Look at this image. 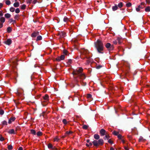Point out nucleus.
Segmentation results:
<instances>
[{
  "label": "nucleus",
  "instance_id": "1",
  "mask_svg": "<svg viewBox=\"0 0 150 150\" xmlns=\"http://www.w3.org/2000/svg\"><path fill=\"white\" fill-rule=\"evenodd\" d=\"M83 69L81 67L75 70H74L73 74L74 77H79L82 79H84L85 78V76L84 74L82 72Z\"/></svg>",
  "mask_w": 150,
  "mask_h": 150
},
{
  "label": "nucleus",
  "instance_id": "2",
  "mask_svg": "<svg viewBox=\"0 0 150 150\" xmlns=\"http://www.w3.org/2000/svg\"><path fill=\"white\" fill-rule=\"evenodd\" d=\"M95 47L98 52L100 53H103L104 49V46L102 42L98 40L95 43Z\"/></svg>",
  "mask_w": 150,
  "mask_h": 150
},
{
  "label": "nucleus",
  "instance_id": "3",
  "mask_svg": "<svg viewBox=\"0 0 150 150\" xmlns=\"http://www.w3.org/2000/svg\"><path fill=\"white\" fill-rule=\"evenodd\" d=\"M103 141L102 139H100L98 141L95 140L93 142V145L96 146L102 145L103 144Z\"/></svg>",
  "mask_w": 150,
  "mask_h": 150
},
{
  "label": "nucleus",
  "instance_id": "4",
  "mask_svg": "<svg viewBox=\"0 0 150 150\" xmlns=\"http://www.w3.org/2000/svg\"><path fill=\"white\" fill-rule=\"evenodd\" d=\"M44 101H42V104L43 106H45L48 103V102L49 100V97L46 94L43 97Z\"/></svg>",
  "mask_w": 150,
  "mask_h": 150
},
{
  "label": "nucleus",
  "instance_id": "5",
  "mask_svg": "<svg viewBox=\"0 0 150 150\" xmlns=\"http://www.w3.org/2000/svg\"><path fill=\"white\" fill-rule=\"evenodd\" d=\"M105 47L109 51H111L114 49V46L109 43H107L105 45Z\"/></svg>",
  "mask_w": 150,
  "mask_h": 150
},
{
  "label": "nucleus",
  "instance_id": "6",
  "mask_svg": "<svg viewBox=\"0 0 150 150\" xmlns=\"http://www.w3.org/2000/svg\"><path fill=\"white\" fill-rule=\"evenodd\" d=\"M144 3H142L139 5L137 8H136V10L137 12H139L141 9H143L145 7Z\"/></svg>",
  "mask_w": 150,
  "mask_h": 150
},
{
  "label": "nucleus",
  "instance_id": "7",
  "mask_svg": "<svg viewBox=\"0 0 150 150\" xmlns=\"http://www.w3.org/2000/svg\"><path fill=\"white\" fill-rule=\"evenodd\" d=\"M60 38H64L66 36V33L63 31L59 32V34Z\"/></svg>",
  "mask_w": 150,
  "mask_h": 150
},
{
  "label": "nucleus",
  "instance_id": "8",
  "mask_svg": "<svg viewBox=\"0 0 150 150\" xmlns=\"http://www.w3.org/2000/svg\"><path fill=\"white\" fill-rule=\"evenodd\" d=\"M64 58L65 56L64 55H62L60 57H59L57 58L56 59V60L58 61H60L61 60H64Z\"/></svg>",
  "mask_w": 150,
  "mask_h": 150
},
{
  "label": "nucleus",
  "instance_id": "9",
  "mask_svg": "<svg viewBox=\"0 0 150 150\" xmlns=\"http://www.w3.org/2000/svg\"><path fill=\"white\" fill-rule=\"evenodd\" d=\"M23 90L21 88H18L17 91V94L18 95H20L21 94L23 93Z\"/></svg>",
  "mask_w": 150,
  "mask_h": 150
},
{
  "label": "nucleus",
  "instance_id": "10",
  "mask_svg": "<svg viewBox=\"0 0 150 150\" xmlns=\"http://www.w3.org/2000/svg\"><path fill=\"white\" fill-rule=\"evenodd\" d=\"M106 131L103 129H101L100 131V133L101 136H104L106 134Z\"/></svg>",
  "mask_w": 150,
  "mask_h": 150
},
{
  "label": "nucleus",
  "instance_id": "11",
  "mask_svg": "<svg viewBox=\"0 0 150 150\" xmlns=\"http://www.w3.org/2000/svg\"><path fill=\"white\" fill-rule=\"evenodd\" d=\"M15 120V118L14 117H11L8 120V123L9 124H11L12 122H13Z\"/></svg>",
  "mask_w": 150,
  "mask_h": 150
},
{
  "label": "nucleus",
  "instance_id": "12",
  "mask_svg": "<svg viewBox=\"0 0 150 150\" xmlns=\"http://www.w3.org/2000/svg\"><path fill=\"white\" fill-rule=\"evenodd\" d=\"M12 42V41L10 39H8L5 42V43L8 45H10Z\"/></svg>",
  "mask_w": 150,
  "mask_h": 150
},
{
  "label": "nucleus",
  "instance_id": "13",
  "mask_svg": "<svg viewBox=\"0 0 150 150\" xmlns=\"http://www.w3.org/2000/svg\"><path fill=\"white\" fill-rule=\"evenodd\" d=\"M39 34V32H35L33 33L31 35V36L33 37H35Z\"/></svg>",
  "mask_w": 150,
  "mask_h": 150
},
{
  "label": "nucleus",
  "instance_id": "14",
  "mask_svg": "<svg viewBox=\"0 0 150 150\" xmlns=\"http://www.w3.org/2000/svg\"><path fill=\"white\" fill-rule=\"evenodd\" d=\"M17 64V61L15 60L12 63L11 65L12 66H13V67H15Z\"/></svg>",
  "mask_w": 150,
  "mask_h": 150
},
{
  "label": "nucleus",
  "instance_id": "15",
  "mask_svg": "<svg viewBox=\"0 0 150 150\" xmlns=\"http://www.w3.org/2000/svg\"><path fill=\"white\" fill-rule=\"evenodd\" d=\"M8 133H9L10 134H15V130L13 129H12L9 130L8 131Z\"/></svg>",
  "mask_w": 150,
  "mask_h": 150
},
{
  "label": "nucleus",
  "instance_id": "16",
  "mask_svg": "<svg viewBox=\"0 0 150 150\" xmlns=\"http://www.w3.org/2000/svg\"><path fill=\"white\" fill-rule=\"evenodd\" d=\"M8 22L10 23H12V24H14L16 23V21L13 20L12 18L9 19L8 20Z\"/></svg>",
  "mask_w": 150,
  "mask_h": 150
},
{
  "label": "nucleus",
  "instance_id": "17",
  "mask_svg": "<svg viewBox=\"0 0 150 150\" xmlns=\"http://www.w3.org/2000/svg\"><path fill=\"white\" fill-rule=\"evenodd\" d=\"M5 19L4 17H0V21L1 22L0 23H3L5 21Z\"/></svg>",
  "mask_w": 150,
  "mask_h": 150
},
{
  "label": "nucleus",
  "instance_id": "18",
  "mask_svg": "<svg viewBox=\"0 0 150 150\" xmlns=\"http://www.w3.org/2000/svg\"><path fill=\"white\" fill-rule=\"evenodd\" d=\"M112 10L114 11L117 10L118 8V7L117 5H115V6L112 7Z\"/></svg>",
  "mask_w": 150,
  "mask_h": 150
},
{
  "label": "nucleus",
  "instance_id": "19",
  "mask_svg": "<svg viewBox=\"0 0 150 150\" xmlns=\"http://www.w3.org/2000/svg\"><path fill=\"white\" fill-rule=\"evenodd\" d=\"M145 140V139L143 138L142 137H140L139 139V142H144Z\"/></svg>",
  "mask_w": 150,
  "mask_h": 150
},
{
  "label": "nucleus",
  "instance_id": "20",
  "mask_svg": "<svg viewBox=\"0 0 150 150\" xmlns=\"http://www.w3.org/2000/svg\"><path fill=\"white\" fill-rule=\"evenodd\" d=\"M86 97H87V98L91 100H92V96L90 94H88L87 95Z\"/></svg>",
  "mask_w": 150,
  "mask_h": 150
},
{
  "label": "nucleus",
  "instance_id": "21",
  "mask_svg": "<svg viewBox=\"0 0 150 150\" xmlns=\"http://www.w3.org/2000/svg\"><path fill=\"white\" fill-rule=\"evenodd\" d=\"M120 38H117L116 39V40H114L113 43L114 44L116 45L117 43V41H118L119 43H120Z\"/></svg>",
  "mask_w": 150,
  "mask_h": 150
},
{
  "label": "nucleus",
  "instance_id": "22",
  "mask_svg": "<svg viewBox=\"0 0 150 150\" xmlns=\"http://www.w3.org/2000/svg\"><path fill=\"white\" fill-rule=\"evenodd\" d=\"M4 16L6 18H9L11 17V15L9 13H7L5 14Z\"/></svg>",
  "mask_w": 150,
  "mask_h": 150
},
{
  "label": "nucleus",
  "instance_id": "23",
  "mask_svg": "<svg viewBox=\"0 0 150 150\" xmlns=\"http://www.w3.org/2000/svg\"><path fill=\"white\" fill-rule=\"evenodd\" d=\"M48 147L49 149H54V148H53V146L52 144L51 143H49L48 144Z\"/></svg>",
  "mask_w": 150,
  "mask_h": 150
},
{
  "label": "nucleus",
  "instance_id": "24",
  "mask_svg": "<svg viewBox=\"0 0 150 150\" xmlns=\"http://www.w3.org/2000/svg\"><path fill=\"white\" fill-rule=\"evenodd\" d=\"M19 6V4L18 2H17L13 4V6L15 7H17Z\"/></svg>",
  "mask_w": 150,
  "mask_h": 150
},
{
  "label": "nucleus",
  "instance_id": "25",
  "mask_svg": "<svg viewBox=\"0 0 150 150\" xmlns=\"http://www.w3.org/2000/svg\"><path fill=\"white\" fill-rule=\"evenodd\" d=\"M145 10L146 12H149L150 11V7L148 6L145 8Z\"/></svg>",
  "mask_w": 150,
  "mask_h": 150
},
{
  "label": "nucleus",
  "instance_id": "26",
  "mask_svg": "<svg viewBox=\"0 0 150 150\" xmlns=\"http://www.w3.org/2000/svg\"><path fill=\"white\" fill-rule=\"evenodd\" d=\"M94 138L96 139H98L100 138L98 134H95L94 136Z\"/></svg>",
  "mask_w": 150,
  "mask_h": 150
},
{
  "label": "nucleus",
  "instance_id": "27",
  "mask_svg": "<svg viewBox=\"0 0 150 150\" xmlns=\"http://www.w3.org/2000/svg\"><path fill=\"white\" fill-rule=\"evenodd\" d=\"M105 135V136L104 137V139L105 140L108 139L110 138V136L108 134H107Z\"/></svg>",
  "mask_w": 150,
  "mask_h": 150
},
{
  "label": "nucleus",
  "instance_id": "28",
  "mask_svg": "<svg viewBox=\"0 0 150 150\" xmlns=\"http://www.w3.org/2000/svg\"><path fill=\"white\" fill-rule=\"evenodd\" d=\"M132 5V4L130 2H128V3H127L126 4V6L127 7H130Z\"/></svg>",
  "mask_w": 150,
  "mask_h": 150
},
{
  "label": "nucleus",
  "instance_id": "29",
  "mask_svg": "<svg viewBox=\"0 0 150 150\" xmlns=\"http://www.w3.org/2000/svg\"><path fill=\"white\" fill-rule=\"evenodd\" d=\"M123 3L122 2H120L118 4V6L119 8H121L123 6Z\"/></svg>",
  "mask_w": 150,
  "mask_h": 150
},
{
  "label": "nucleus",
  "instance_id": "30",
  "mask_svg": "<svg viewBox=\"0 0 150 150\" xmlns=\"http://www.w3.org/2000/svg\"><path fill=\"white\" fill-rule=\"evenodd\" d=\"M30 132L31 134L33 135H35L36 134V132L35 130L33 129H31L30 130Z\"/></svg>",
  "mask_w": 150,
  "mask_h": 150
},
{
  "label": "nucleus",
  "instance_id": "31",
  "mask_svg": "<svg viewBox=\"0 0 150 150\" xmlns=\"http://www.w3.org/2000/svg\"><path fill=\"white\" fill-rule=\"evenodd\" d=\"M26 7V5L25 4H23L21 6V9L24 10L25 9Z\"/></svg>",
  "mask_w": 150,
  "mask_h": 150
},
{
  "label": "nucleus",
  "instance_id": "32",
  "mask_svg": "<svg viewBox=\"0 0 150 150\" xmlns=\"http://www.w3.org/2000/svg\"><path fill=\"white\" fill-rule=\"evenodd\" d=\"M42 133L40 131L38 132L37 133V135L38 136H40L42 135Z\"/></svg>",
  "mask_w": 150,
  "mask_h": 150
},
{
  "label": "nucleus",
  "instance_id": "33",
  "mask_svg": "<svg viewBox=\"0 0 150 150\" xmlns=\"http://www.w3.org/2000/svg\"><path fill=\"white\" fill-rule=\"evenodd\" d=\"M88 125H83V126L82 127L83 129H88Z\"/></svg>",
  "mask_w": 150,
  "mask_h": 150
},
{
  "label": "nucleus",
  "instance_id": "34",
  "mask_svg": "<svg viewBox=\"0 0 150 150\" xmlns=\"http://www.w3.org/2000/svg\"><path fill=\"white\" fill-rule=\"evenodd\" d=\"M2 124L3 125H7V122L5 121V120H4V121H3L2 122Z\"/></svg>",
  "mask_w": 150,
  "mask_h": 150
},
{
  "label": "nucleus",
  "instance_id": "35",
  "mask_svg": "<svg viewBox=\"0 0 150 150\" xmlns=\"http://www.w3.org/2000/svg\"><path fill=\"white\" fill-rule=\"evenodd\" d=\"M15 9L13 7H11L10 8V11L11 12H13L15 11Z\"/></svg>",
  "mask_w": 150,
  "mask_h": 150
},
{
  "label": "nucleus",
  "instance_id": "36",
  "mask_svg": "<svg viewBox=\"0 0 150 150\" xmlns=\"http://www.w3.org/2000/svg\"><path fill=\"white\" fill-rule=\"evenodd\" d=\"M7 31L8 33H10L11 31V28L10 27H8L7 29Z\"/></svg>",
  "mask_w": 150,
  "mask_h": 150
},
{
  "label": "nucleus",
  "instance_id": "37",
  "mask_svg": "<svg viewBox=\"0 0 150 150\" xmlns=\"http://www.w3.org/2000/svg\"><path fill=\"white\" fill-rule=\"evenodd\" d=\"M69 21V19L67 17H65L64 19V21L65 22H67Z\"/></svg>",
  "mask_w": 150,
  "mask_h": 150
},
{
  "label": "nucleus",
  "instance_id": "38",
  "mask_svg": "<svg viewBox=\"0 0 150 150\" xmlns=\"http://www.w3.org/2000/svg\"><path fill=\"white\" fill-rule=\"evenodd\" d=\"M112 133L114 135L116 136H117L119 133L118 132H116V131H113Z\"/></svg>",
  "mask_w": 150,
  "mask_h": 150
},
{
  "label": "nucleus",
  "instance_id": "39",
  "mask_svg": "<svg viewBox=\"0 0 150 150\" xmlns=\"http://www.w3.org/2000/svg\"><path fill=\"white\" fill-rule=\"evenodd\" d=\"M62 122L64 125H66L67 123V122L65 119H64Z\"/></svg>",
  "mask_w": 150,
  "mask_h": 150
},
{
  "label": "nucleus",
  "instance_id": "40",
  "mask_svg": "<svg viewBox=\"0 0 150 150\" xmlns=\"http://www.w3.org/2000/svg\"><path fill=\"white\" fill-rule=\"evenodd\" d=\"M6 4L7 5H9L11 4V2L9 0H7L6 1Z\"/></svg>",
  "mask_w": 150,
  "mask_h": 150
},
{
  "label": "nucleus",
  "instance_id": "41",
  "mask_svg": "<svg viewBox=\"0 0 150 150\" xmlns=\"http://www.w3.org/2000/svg\"><path fill=\"white\" fill-rule=\"evenodd\" d=\"M42 37L41 36H39L37 38V40H40L42 39Z\"/></svg>",
  "mask_w": 150,
  "mask_h": 150
},
{
  "label": "nucleus",
  "instance_id": "42",
  "mask_svg": "<svg viewBox=\"0 0 150 150\" xmlns=\"http://www.w3.org/2000/svg\"><path fill=\"white\" fill-rule=\"evenodd\" d=\"M12 148V146L11 145H9L8 146V149L9 150H11Z\"/></svg>",
  "mask_w": 150,
  "mask_h": 150
},
{
  "label": "nucleus",
  "instance_id": "43",
  "mask_svg": "<svg viewBox=\"0 0 150 150\" xmlns=\"http://www.w3.org/2000/svg\"><path fill=\"white\" fill-rule=\"evenodd\" d=\"M59 140V139L58 137H56L54 139V141H58Z\"/></svg>",
  "mask_w": 150,
  "mask_h": 150
},
{
  "label": "nucleus",
  "instance_id": "44",
  "mask_svg": "<svg viewBox=\"0 0 150 150\" xmlns=\"http://www.w3.org/2000/svg\"><path fill=\"white\" fill-rule=\"evenodd\" d=\"M14 18L18 20L19 18V16L18 15H15L14 17Z\"/></svg>",
  "mask_w": 150,
  "mask_h": 150
},
{
  "label": "nucleus",
  "instance_id": "45",
  "mask_svg": "<svg viewBox=\"0 0 150 150\" xmlns=\"http://www.w3.org/2000/svg\"><path fill=\"white\" fill-rule=\"evenodd\" d=\"M20 11V10L18 8H16L15 10V12L16 13H18Z\"/></svg>",
  "mask_w": 150,
  "mask_h": 150
},
{
  "label": "nucleus",
  "instance_id": "46",
  "mask_svg": "<svg viewBox=\"0 0 150 150\" xmlns=\"http://www.w3.org/2000/svg\"><path fill=\"white\" fill-rule=\"evenodd\" d=\"M68 52L66 50H64L63 51V53L64 54L66 55L67 54Z\"/></svg>",
  "mask_w": 150,
  "mask_h": 150
},
{
  "label": "nucleus",
  "instance_id": "47",
  "mask_svg": "<svg viewBox=\"0 0 150 150\" xmlns=\"http://www.w3.org/2000/svg\"><path fill=\"white\" fill-rule=\"evenodd\" d=\"M118 138L120 139H121L122 138V136L120 134H118L117 135Z\"/></svg>",
  "mask_w": 150,
  "mask_h": 150
},
{
  "label": "nucleus",
  "instance_id": "48",
  "mask_svg": "<svg viewBox=\"0 0 150 150\" xmlns=\"http://www.w3.org/2000/svg\"><path fill=\"white\" fill-rule=\"evenodd\" d=\"M4 113V111L3 110H0V114L1 115H3Z\"/></svg>",
  "mask_w": 150,
  "mask_h": 150
},
{
  "label": "nucleus",
  "instance_id": "49",
  "mask_svg": "<svg viewBox=\"0 0 150 150\" xmlns=\"http://www.w3.org/2000/svg\"><path fill=\"white\" fill-rule=\"evenodd\" d=\"M4 138L3 137L1 136V137H0V140L1 141H4Z\"/></svg>",
  "mask_w": 150,
  "mask_h": 150
},
{
  "label": "nucleus",
  "instance_id": "50",
  "mask_svg": "<svg viewBox=\"0 0 150 150\" xmlns=\"http://www.w3.org/2000/svg\"><path fill=\"white\" fill-rule=\"evenodd\" d=\"M108 142L109 143L111 144H112L113 143L112 141L110 139L109 140H108Z\"/></svg>",
  "mask_w": 150,
  "mask_h": 150
},
{
  "label": "nucleus",
  "instance_id": "51",
  "mask_svg": "<svg viewBox=\"0 0 150 150\" xmlns=\"http://www.w3.org/2000/svg\"><path fill=\"white\" fill-rule=\"evenodd\" d=\"M72 132L71 131L69 132H67L66 134H69L72 133Z\"/></svg>",
  "mask_w": 150,
  "mask_h": 150
},
{
  "label": "nucleus",
  "instance_id": "52",
  "mask_svg": "<svg viewBox=\"0 0 150 150\" xmlns=\"http://www.w3.org/2000/svg\"><path fill=\"white\" fill-rule=\"evenodd\" d=\"M32 1L33 0H28L27 1V3L30 4L32 3Z\"/></svg>",
  "mask_w": 150,
  "mask_h": 150
},
{
  "label": "nucleus",
  "instance_id": "53",
  "mask_svg": "<svg viewBox=\"0 0 150 150\" xmlns=\"http://www.w3.org/2000/svg\"><path fill=\"white\" fill-rule=\"evenodd\" d=\"M124 148L125 150H129V148L127 146H125Z\"/></svg>",
  "mask_w": 150,
  "mask_h": 150
},
{
  "label": "nucleus",
  "instance_id": "54",
  "mask_svg": "<svg viewBox=\"0 0 150 150\" xmlns=\"http://www.w3.org/2000/svg\"><path fill=\"white\" fill-rule=\"evenodd\" d=\"M3 26V23H0V28H2Z\"/></svg>",
  "mask_w": 150,
  "mask_h": 150
},
{
  "label": "nucleus",
  "instance_id": "55",
  "mask_svg": "<svg viewBox=\"0 0 150 150\" xmlns=\"http://www.w3.org/2000/svg\"><path fill=\"white\" fill-rule=\"evenodd\" d=\"M88 53V51L87 50H85L84 51V52L83 53V54H87V53Z\"/></svg>",
  "mask_w": 150,
  "mask_h": 150
},
{
  "label": "nucleus",
  "instance_id": "56",
  "mask_svg": "<svg viewBox=\"0 0 150 150\" xmlns=\"http://www.w3.org/2000/svg\"><path fill=\"white\" fill-rule=\"evenodd\" d=\"M3 13L2 11L0 12V16H3Z\"/></svg>",
  "mask_w": 150,
  "mask_h": 150
},
{
  "label": "nucleus",
  "instance_id": "57",
  "mask_svg": "<svg viewBox=\"0 0 150 150\" xmlns=\"http://www.w3.org/2000/svg\"><path fill=\"white\" fill-rule=\"evenodd\" d=\"M3 4L1 3H0V8L3 7Z\"/></svg>",
  "mask_w": 150,
  "mask_h": 150
},
{
  "label": "nucleus",
  "instance_id": "58",
  "mask_svg": "<svg viewBox=\"0 0 150 150\" xmlns=\"http://www.w3.org/2000/svg\"><path fill=\"white\" fill-rule=\"evenodd\" d=\"M146 2L147 3L149 4L150 3V0H146Z\"/></svg>",
  "mask_w": 150,
  "mask_h": 150
},
{
  "label": "nucleus",
  "instance_id": "59",
  "mask_svg": "<svg viewBox=\"0 0 150 150\" xmlns=\"http://www.w3.org/2000/svg\"><path fill=\"white\" fill-rule=\"evenodd\" d=\"M37 2V0H34L33 1V3L35 4Z\"/></svg>",
  "mask_w": 150,
  "mask_h": 150
},
{
  "label": "nucleus",
  "instance_id": "60",
  "mask_svg": "<svg viewBox=\"0 0 150 150\" xmlns=\"http://www.w3.org/2000/svg\"><path fill=\"white\" fill-rule=\"evenodd\" d=\"M23 148L22 147H19L18 148V150H23Z\"/></svg>",
  "mask_w": 150,
  "mask_h": 150
},
{
  "label": "nucleus",
  "instance_id": "61",
  "mask_svg": "<svg viewBox=\"0 0 150 150\" xmlns=\"http://www.w3.org/2000/svg\"><path fill=\"white\" fill-rule=\"evenodd\" d=\"M110 150H114V149L112 147H111L110 148Z\"/></svg>",
  "mask_w": 150,
  "mask_h": 150
},
{
  "label": "nucleus",
  "instance_id": "62",
  "mask_svg": "<svg viewBox=\"0 0 150 150\" xmlns=\"http://www.w3.org/2000/svg\"><path fill=\"white\" fill-rule=\"evenodd\" d=\"M89 146H91L92 145V143L90 142L89 144Z\"/></svg>",
  "mask_w": 150,
  "mask_h": 150
},
{
  "label": "nucleus",
  "instance_id": "63",
  "mask_svg": "<svg viewBox=\"0 0 150 150\" xmlns=\"http://www.w3.org/2000/svg\"><path fill=\"white\" fill-rule=\"evenodd\" d=\"M86 142L87 143H88L90 142V140L89 139H87L86 140Z\"/></svg>",
  "mask_w": 150,
  "mask_h": 150
},
{
  "label": "nucleus",
  "instance_id": "64",
  "mask_svg": "<svg viewBox=\"0 0 150 150\" xmlns=\"http://www.w3.org/2000/svg\"><path fill=\"white\" fill-rule=\"evenodd\" d=\"M53 148H54V149H53V150H57V149L55 147H53Z\"/></svg>",
  "mask_w": 150,
  "mask_h": 150
}]
</instances>
